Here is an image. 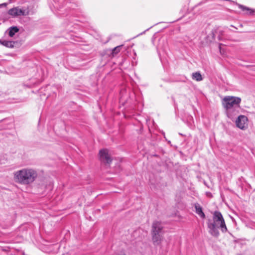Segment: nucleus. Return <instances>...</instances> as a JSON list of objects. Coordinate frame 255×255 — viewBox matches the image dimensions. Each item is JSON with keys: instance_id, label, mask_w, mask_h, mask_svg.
I'll use <instances>...</instances> for the list:
<instances>
[{"instance_id": "10", "label": "nucleus", "mask_w": 255, "mask_h": 255, "mask_svg": "<svg viewBox=\"0 0 255 255\" xmlns=\"http://www.w3.org/2000/svg\"><path fill=\"white\" fill-rule=\"evenodd\" d=\"M162 235L163 234H151L152 237V241L153 242V244L154 246L159 245L162 240Z\"/></svg>"}, {"instance_id": "4", "label": "nucleus", "mask_w": 255, "mask_h": 255, "mask_svg": "<svg viewBox=\"0 0 255 255\" xmlns=\"http://www.w3.org/2000/svg\"><path fill=\"white\" fill-rule=\"evenodd\" d=\"M8 13L13 16H26L29 14V10L28 8H19L18 7H16L10 9L8 11Z\"/></svg>"}, {"instance_id": "5", "label": "nucleus", "mask_w": 255, "mask_h": 255, "mask_svg": "<svg viewBox=\"0 0 255 255\" xmlns=\"http://www.w3.org/2000/svg\"><path fill=\"white\" fill-rule=\"evenodd\" d=\"M248 118L244 115H240L236 120V125L237 127L241 129H245L247 127Z\"/></svg>"}, {"instance_id": "11", "label": "nucleus", "mask_w": 255, "mask_h": 255, "mask_svg": "<svg viewBox=\"0 0 255 255\" xmlns=\"http://www.w3.org/2000/svg\"><path fill=\"white\" fill-rule=\"evenodd\" d=\"M0 43L6 47L13 48L14 44L17 43V42L5 40H0Z\"/></svg>"}, {"instance_id": "3", "label": "nucleus", "mask_w": 255, "mask_h": 255, "mask_svg": "<svg viewBox=\"0 0 255 255\" xmlns=\"http://www.w3.org/2000/svg\"><path fill=\"white\" fill-rule=\"evenodd\" d=\"M241 99L240 97L234 96H226L223 99L222 104L227 111L228 118H232L231 112L233 109H239Z\"/></svg>"}, {"instance_id": "8", "label": "nucleus", "mask_w": 255, "mask_h": 255, "mask_svg": "<svg viewBox=\"0 0 255 255\" xmlns=\"http://www.w3.org/2000/svg\"><path fill=\"white\" fill-rule=\"evenodd\" d=\"M194 207L195 209V213L200 216L201 219H205L206 215L203 211V208L198 203H195L194 204Z\"/></svg>"}, {"instance_id": "2", "label": "nucleus", "mask_w": 255, "mask_h": 255, "mask_svg": "<svg viewBox=\"0 0 255 255\" xmlns=\"http://www.w3.org/2000/svg\"><path fill=\"white\" fill-rule=\"evenodd\" d=\"M37 177V172L32 168H23L14 173L15 181L17 183L23 185L33 183Z\"/></svg>"}, {"instance_id": "19", "label": "nucleus", "mask_w": 255, "mask_h": 255, "mask_svg": "<svg viewBox=\"0 0 255 255\" xmlns=\"http://www.w3.org/2000/svg\"><path fill=\"white\" fill-rule=\"evenodd\" d=\"M213 37H214V33L213 32Z\"/></svg>"}, {"instance_id": "18", "label": "nucleus", "mask_w": 255, "mask_h": 255, "mask_svg": "<svg viewBox=\"0 0 255 255\" xmlns=\"http://www.w3.org/2000/svg\"><path fill=\"white\" fill-rule=\"evenodd\" d=\"M219 40H221V38H220V36H219Z\"/></svg>"}, {"instance_id": "16", "label": "nucleus", "mask_w": 255, "mask_h": 255, "mask_svg": "<svg viewBox=\"0 0 255 255\" xmlns=\"http://www.w3.org/2000/svg\"><path fill=\"white\" fill-rule=\"evenodd\" d=\"M187 7L186 6H185L183 7V9L181 11H182L184 10L185 11H186L187 10Z\"/></svg>"}, {"instance_id": "12", "label": "nucleus", "mask_w": 255, "mask_h": 255, "mask_svg": "<svg viewBox=\"0 0 255 255\" xmlns=\"http://www.w3.org/2000/svg\"><path fill=\"white\" fill-rule=\"evenodd\" d=\"M8 35L10 37H13L14 35L18 32L19 28L17 26H12L8 28Z\"/></svg>"}, {"instance_id": "17", "label": "nucleus", "mask_w": 255, "mask_h": 255, "mask_svg": "<svg viewBox=\"0 0 255 255\" xmlns=\"http://www.w3.org/2000/svg\"><path fill=\"white\" fill-rule=\"evenodd\" d=\"M180 19V18L176 19V21L177 22V21H179Z\"/></svg>"}, {"instance_id": "1", "label": "nucleus", "mask_w": 255, "mask_h": 255, "mask_svg": "<svg viewBox=\"0 0 255 255\" xmlns=\"http://www.w3.org/2000/svg\"><path fill=\"white\" fill-rule=\"evenodd\" d=\"M207 224L209 233L215 238H218L220 236L219 229H220L224 233L228 231L224 219L219 211H215L213 213V221L208 219Z\"/></svg>"}, {"instance_id": "14", "label": "nucleus", "mask_w": 255, "mask_h": 255, "mask_svg": "<svg viewBox=\"0 0 255 255\" xmlns=\"http://www.w3.org/2000/svg\"><path fill=\"white\" fill-rule=\"evenodd\" d=\"M121 46H118L114 48L112 50V54L113 56L118 53L121 50Z\"/></svg>"}, {"instance_id": "13", "label": "nucleus", "mask_w": 255, "mask_h": 255, "mask_svg": "<svg viewBox=\"0 0 255 255\" xmlns=\"http://www.w3.org/2000/svg\"><path fill=\"white\" fill-rule=\"evenodd\" d=\"M192 78L193 79L197 81H201L203 79L202 75L199 72L193 73Z\"/></svg>"}, {"instance_id": "15", "label": "nucleus", "mask_w": 255, "mask_h": 255, "mask_svg": "<svg viewBox=\"0 0 255 255\" xmlns=\"http://www.w3.org/2000/svg\"><path fill=\"white\" fill-rule=\"evenodd\" d=\"M114 255H126L124 252L115 253Z\"/></svg>"}, {"instance_id": "6", "label": "nucleus", "mask_w": 255, "mask_h": 255, "mask_svg": "<svg viewBox=\"0 0 255 255\" xmlns=\"http://www.w3.org/2000/svg\"><path fill=\"white\" fill-rule=\"evenodd\" d=\"M154 233L155 234H163V227L161 222L155 221L152 223L151 234H154Z\"/></svg>"}, {"instance_id": "7", "label": "nucleus", "mask_w": 255, "mask_h": 255, "mask_svg": "<svg viewBox=\"0 0 255 255\" xmlns=\"http://www.w3.org/2000/svg\"><path fill=\"white\" fill-rule=\"evenodd\" d=\"M100 160L104 163L110 164L112 162V159L109 155L107 149H102L99 151Z\"/></svg>"}, {"instance_id": "9", "label": "nucleus", "mask_w": 255, "mask_h": 255, "mask_svg": "<svg viewBox=\"0 0 255 255\" xmlns=\"http://www.w3.org/2000/svg\"><path fill=\"white\" fill-rule=\"evenodd\" d=\"M238 7L241 9L243 11L245 12L246 14L249 15H253L254 14L255 11L254 9H252L249 7L242 5L241 4L237 3Z\"/></svg>"}]
</instances>
